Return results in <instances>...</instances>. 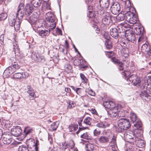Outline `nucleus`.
<instances>
[{"mask_svg":"<svg viewBox=\"0 0 151 151\" xmlns=\"http://www.w3.org/2000/svg\"><path fill=\"white\" fill-rule=\"evenodd\" d=\"M110 143L114 145L116 144V137L114 135L113 136Z\"/></svg>","mask_w":151,"mask_h":151,"instance_id":"50","label":"nucleus"},{"mask_svg":"<svg viewBox=\"0 0 151 151\" xmlns=\"http://www.w3.org/2000/svg\"><path fill=\"white\" fill-rule=\"evenodd\" d=\"M58 124H59L58 122H54L51 125L50 128L52 130H55L58 128Z\"/></svg>","mask_w":151,"mask_h":151,"instance_id":"45","label":"nucleus"},{"mask_svg":"<svg viewBox=\"0 0 151 151\" xmlns=\"http://www.w3.org/2000/svg\"><path fill=\"white\" fill-rule=\"evenodd\" d=\"M28 76V74L25 72L18 73L14 74L13 75L14 78L19 79L27 78Z\"/></svg>","mask_w":151,"mask_h":151,"instance_id":"16","label":"nucleus"},{"mask_svg":"<svg viewBox=\"0 0 151 151\" xmlns=\"http://www.w3.org/2000/svg\"><path fill=\"white\" fill-rule=\"evenodd\" d=\"M7 15L5 13H3L1 14V20H4L6 18Z\"/></svg>","mask_w":151,"mask_h":151,"instance_id":"49","label":"nucleus"},{"mask_svg":"<svg viewBox=\"0 0 151 151\" xmlns=\"http://www.w3.org/2000/svg\"><path fill=\"white\" fill-rule=\"evenodd\" d=\"M130 117L133 123L136 122L137 119H139L137 118L136 114L134 113H131L130 115Z\"/></svg>","mask_w":151,"mask_h":151,"instance_id":"39","label":"nucleus"},{"mask_svg":"<svg viewBox=\"0 0 151 151\" xmlns=\"http://www.w3.org/2000/svg\"><path fill=\"white\" fill-rule=\"evenodd\" d=\"M72 88L73 89L74 91H75L78 94H79L78 93V91L81 88H75L74 86H73L72 87Z\"/></svg>","mask_w":151,"mask_h":151,"instance_id":"56","label":"nucleus"},{"mask_svg":"<svg viewBox=\"0 0 151 151\" xmlns=\"http://www.w3.org/2000/svg\"><path fill=\"white\" fill-rule=\"evenodd\" d=\"M23 4H20L19 6V9L16 14V18L21 20L23 16L28 17L32 13L33 10V7L32 6L28 5L23 9Z\"/></svg>","mask_w":151,"mask_h":151,"instance_id":"1","label":"nucleus"},{"mask_svg":"<svg viewBox=\"0 0 151 151\" xmlns=\"http://www.w3.org/2000/svg\"><path fill=\"white\" fill-rule=\"evenodd\" d=\"M118 110L116 107L108 110V114L109 117L111 118H116L118 116Z\"/></svg>","mask_w":151,"mask_h":151,"instance_id":"14","label":"nucleus"},{"mask_svg":"<svg viewBox=\"0 0 151 151\" xmlns=\"http://www.w3.org/2000/svg\"><path fill=\"white\" fill-rule=\"evenodd\" d=\"M82 121H83V119H80L78 121V124L79 126H80V127H82V124H81V123L82 122Z\"/></svg>","mask_w":151,"mask_h":151,"instance_id":"59","label":"nucleus"},{"mask_svg":"<svg viewBox=\"0 0 151 151\" xmlns=\"http://www.w3.org/2000/svg\"><path fill=\"white\" fill-rule=\"evenodd\" d=\"M42 0H32L31 3L35 8L39 7L41 4Z\"/></svg>","mask_w":151,"mask_h":151,"instance_id":"32","label":"nucleus"},{"mask_svg":"<svg viewBox=\"0 0 151 151\" xmlns=\"http://www.w3.org/2000/svg\"><path fill=\"white\" fill-rule=\"evenodd\" d=\"M117 29L119 31V33H121L122 32L121 31V29L122 30L123 28H127L130 27V25H128L126 22H124L118 24L117 27Z\"/></svg>","mask_w":151,"mask_h":151,"instance_id":"28","label":"nucleus"},{"mask_svg":"<svg viewBox=\"0 0 151 151\" xmlns=\"http://www.w3.org/2000/svg\"><path fill=\"white\" fill-rule=\"evenodd\" d=\"M122 73V75L124 76V78L127 81H128L133 83L134 86H140L141 81L139 78H137L136 75H132L130 76V72L128 71H124Z\"/></svg>","mask_w":151,"mask_h":151,"instance_id":"2","label":"nucleus"},{"mask_svg":"<svg viewBox=\"0 0 151 151\" xmlns=\"http://www.w3.org/2000/svg\"><path fill=\"white\" fill-rule=\"evenodd\" d=\"M26 143L28 148L29 149H32L33 148L32 150L34 151V150L35 151H39L38 150V145H39V141L37 140L35 142V141L33 139H27L26 141Z\"/></svg>","mask_w":151,"mask_h":151,"instance_id":"5","label":"nucleus"},{"mask_svg":"<svg viewBox=\"0 0 151 151\" xmlns=\"http://www.w3.org/2000/svg\"><path fill=\"white\" fill-rule=\"evenodd\" d=\"M134 15V14L131 11H128L125 12L126 20L127 22H129L130 21L132 17Z\"/></svg>","mask_w":151,"mask_h":151,"instance_id":"30","label":"nucleus"},{"mask_svg":"<svg viewBox=\"0 0 151 151\" xmlns=\"http://www.w3.org/2000/svg\"><path fill=\"white\" fill-rule=\"evenodd\" d=\"M97 12L99 13H100V14L102 16V18H111L112 17L111 14L110 13L107 12L105 11L104 10H101L100 9H99V10H98Z\"/></svg>","mask_w":151,"mask_h":151,"instance_id":"26","label":"nucleus"},{"mask_svg":"<svg viewBox=\"0 0 151 151\" xmlns=\"http://www.w3.org/2000/svg\"><path fill=\"white\" fill-rule=\"evenodd\" d=\"M137 134H138L135 133L134 131V133L132 132V133L129 132L125 135V137L128 142L131 143H134L135 142V138Z\"/></svg>","mask_w":151,"mask_h":151,"instance_id":"13","label":"nucleus"},{"mask_svg":"<svg viewBox=\"0 0 151 151\" xmlns=\"http://www.w3.org/2000/svg\"><path fill=\"white\" fill-rule=\"evenodd\" d=\"M50 32L47 30H42L39 31V35L42 37H44L49 35Z\"/></svg>","mask_w":151,"mask_h":151,"instance_id":"34","label":"nucleus"},{"mask_svg":"<svg viewBox=\"0 0 151 151\" xmlns=\"http://www.w3.org/2000/svg\"><path fill=\"white\" fill-rule=\"evenodd\" d=\"M68 144V147L71 149H73L75 146L74 143L73 141L72 140L70 141Z\"/></svg>","mask_w":151,"mask_h":151,"instance_id":"47","label":"nucleus"},{"mask_svg":"<svg viewBox=\"0 0 151 151\" xmlns=\"http://www.w3.org/2000/svg\"><path fill=\"white\" fill-rule=\"evenodd\" d=\"M109 137L108 136L102 135L98 138V141L101 144H107L109 142Z\"/></svg>","mask_w":151,"mask_h":151,"instance_id":"17","label":"nucleus"},{"mask_svg":"<svg viewBox=\"0 0 151 151\" xmlns=\"http://www.w3.org/2000/svg\"><path fill=\"white\" fill-rule=\"evenodd\" d=\"M118 19L121 21H122L124 19L126 20L125 13H122V12L119 14L118 15Z\"/></svg>","mask_w":151,"mask_h":151,"instance_id":"43","label":"nucleus"},{"mask_svg":"<svg viewBox=\"0 0 151 151\" xmlns=\"http://www.w3.org/2000/svg\"><path fill=\"white\" fill-rule=\"evenodd\" d=\"M118 127L116 130L118 132H122L124 130H127L130 127L129 120L125 118H121L117 122Z\"/></svg>","mask_w":151,"mask_h":151,"instance_id":"3","label":"nucleus"},{"mask_svg":"<svg viewBox=\"0 0 151 151\" xmlns=\"http://www.w3.org/2000/svg\"><path fill=\"white\" fill-rule=\"evenodd\" d=\"M134 32L137 35H142L144 32L143 28L138 27L134 28Z\"/></svg>","mask_w":151,"mask_h":151,"instance_id":"29","label":"nucleus"},{"mask_svg":"<svg viewBox=\"0 0 151 151\" xmlns=\"http://www.w3.org/2000/svg\"><path fill=\"white\" fill-rule=\"evenodd\" d=\"M33 131L32 129L30 128L29 127H25L24 128V132L26 135H27L31 132Z\"/></svg>","mask_w":151,"mask_h":151,"instance_id":"46","label":"nucleus"},{"mask_svg":"<svg viewBox=\"0 0 151 151\" xmlns=\"http://www.w3.org/2000/svg\"><path fill=\"white\" fill-rule=\"evenodd\" d=\"M28 147H27L25 145H22L19 146V151H32V150H30L28 149Z\"/></svg>","mask_w":151,"mask_h":151,"instance_id":"42","label":"nucleus"},{"mask_svg":"<svg viewBox=\"0 0 151 151\" xmlns=\"http://www.w3.org/2000/svg\"><path fill=\"white\" fill-rule=\"evenodd\" d=\"M111 60L112 61L114 64H117L119 65V66H122V65H124V63L125 62L126 63L127 62V63H128V61H124V63H123L121 61H120L118 59H116V58L114 57L112 58L111 59Z\"/></svg>","mask_w":151,"mask_h":151,"instance_id":"31","label":"nucleus"},{"mask_svg":"<svg viewBox=\"0 0 151 151\" xmlns=\"http://www.w3.org/2000/svg\"><path fill=\"white\" fill-rule=\"evenodd\" d=\"M143 89L141 91L140 95L141 98H143L145 96V97H147L148 96V94H151V85H146L143 86Z\"/></svg>","mask_w":151,"mask_h":151,"instance_id":"10","label":"nucleus"},{"mask_svg":"<svg viewBox=\"0 0 151 151\" xmlns=\"http://www.w3.org/2000/svg\"><path fill=\"white\" fill-rule=\"evenodd\" d=\"M32 16L28 18V19L27 18V19L28 20V19H29L30 20L29 22L31 23V25L34 29V27L35 28H39L40 26H41V25H40V26L38 25L39 24V22L37 20H35V19L32 20Z\"/></svg>","mask_w":151,"mask_h":151,"instance_id":"19","label":"nucleus"},{"mask_svg":"<svg viewBox=\"0 0 151 151\" xmlns=\"http://www.w3.org/2000/svg\"><path fill=\"white\" fill-rule=\"evenodd\" d=\"M120 45L124 47H125L126 45V42L124 41H123V40L120 42Z\"/></svg>","mask_w":151,"mask_h":151,"instance_id":"60","label":"nucleus"},{"mask_svg":"<svg viewBox=\"0 0 151 151\" xmlns=\"http://www.w3.org/2000/svg\"><path fill=\"white\" fill-rule=\"evenodd\" d=\"M94 149V146L93 144L88 143L85 145L86 151H93Z\"/></svg>","mask_w":151,"mask_h":151,"instance_id":"33","label":"nucleus"},{"mask_svg":"<svg viewBox=\"0 0 151 151\" xmlns=\"http://www.w3.org/2000/svg\"><path fill=\"white\" fill-rule=\"evenodd\" d=\"M56 32L57 33V34L62 35V31L61 30L57 27L56 30Z\"/></svg>","mask_w":151,"mask_h":151,"instance_id":"55","label":"nucleus"},{"mask_svg":"<svg viewBox=\"0 0 151 151\" xmlns=\"http://www.w3.org/2000/svg\"><path fill=\"white\" fill-rule=\"evenodd\" d=\"M106 47L108 49L111 48L112 47V45L109 43V42H107V43H106Z\"/></svg>","mask_w":151,"mask_h":151,"instance_id":"57","label":"nucleus"},{"mask_svg":"<svg viewBox=\"0 0 151 151\" xmlns=\"http://www.w3.org/2000/svg\"><path fill=\"white\" fill-rule=\"evenodd\" d=\"M21 20L14 18L12 17L9 19V23L10 25L12 26H14L15 30H18L20 27V24Z\"/></svg>","mask_w":151,"mask_h":151,"instance_id":"8","label":"nucleus"},{"mask_svg":"<svg viewBox=\"0 0 151 151\" xmlns=\"http://www.w3.org/2000/svg\"><path fill=\"white\" fill-rule=\"evenodd\" d=\"M93 134L95 136H97L99 135L101 133V131L97 129H95L93 132Z\"/></svg>","mask_w":151,"mask_h":151,"instance_id":"53","label":"nucleus"},{"mask_svg":"<svg viewBox=\"0 0 151 151\" xmlns=\"http://www.w3.org/2000/svg\"><path fill=\"white\" fill-rule=\"evenodd\" d=\"M102 21L104 24L107 25H109L111 21V18H102Z\"/></svg>","mask_w":151,"mask_h":151,"instance_id":"36","label":"nucleus"},{"mask_svg":"<svg viewBox=\"0 0 151 151\" xmlns=\"http://www.w3.org/2000/svg\"><path fill=\"white\" fill-rule=\"evenodd\" d=\"M2 135L1 137V146L2 145V144L5 145H8L10 144L12 141V136L10 133L7 132H4L1 131Z\"/></svg>","mask_w":151,"mask_h":151,"instance_id":"4","label":"nucleus"},{"mask_svg":"<svg viewBox=\"0 0 151 151\" xmlns=\"http://www.w3.org/2000/svg\"><path fill=\"white\" fill-rule=\"evenodd\" d=\"M65 91L68 93H70L71 91L70 89L69 88H65Z\"/></svg>","mask_w":151,"mask_h":151,"instance_id":"64","label":"nucleus"},{"mask_svg":"<svg viewBox=\"0 0 151 151\" xmlns=\"http://www.w3.org/2000/svg\"><path fill=\"white\" fill-rule=\"evenodd\" d=\"M103 105L105 108L108 109L109 110L112 109L115 107V104L112 101H106L103 103Z\"/></svg>","mask_w":151,"mask_h":151,"instance_id":"20","label":"nucleus"},{"mask_svg":"<svg viewBox=\"0 0 151 151\" xmlns=\"http://www.w3.org/2000/svg\"><path fill=\"white\" fill-rule=\"evenodd\" d=\"M109 0H101L100 7L103 10H105L108 9L109 5Z\"/></svg>","mask_w":151,"mask_h":151,"instance_id":"18","label":"nucleus"},{"mask_svg":"<svg viewBox=\"0 0 151 151\" xmlns=\"http://www.w3.org/2000/svg\"><path fill=\"white\" fill-rule=\"evenodd\" d=\"M119 31L117 28H112L110 30L111 35L114 38H116L118 36Z\"/></svg>","mask_w":151,"mask_h":151,"instance_id":"22","label":"nucleus"},{"mask_svg":"<svg viewBox=\"0 0 151 151\" xmlns=\"http://www.w3.org/2000/svg\"><path fill=\"white\" fill-rule=\"evenodd\" d=\"M31 58L33 60L37 62H43L45 61L44 56L37 51L33 52Z\"/></svg>","mask_w":151,"mask_h":151,"instance_id":"6","label":"nucleus"},{"mask_svg":"<svg viewBox=\"0 0 151 151\" xmlns=\"http://www.w3.org/2000/svg\"><path fill=\"white\" fill-rule=\"evenodd\" d=\"M78 126L77 124H73L69 127V129L70 132L74 131L77 130Z\"/></svg>","mask_w":151,"mask_h":151,"instance_id":"38","label":"nucleus"},{"mask_svg":"<svg viewBox=\"0 0 151 151\" xmlns=\"http://www.w3.org/2000/svg\"><path fill=\"white\" fill-rule=\"evenodd\" d=\"M86 129V127H79V129L76 132V134H79L81 138L86 139H91L92 137L88 134V133L85 132V130Z\"/></svg>","mask_w":151,"mask_h":151,"instance_id":"7","label":"nucleus"},{"mask_svg":"<svg viewBox=\"0 0 151 151\" xmlns=\"http://www.w3.org/2000/svg\"><path fill=\"white\" fill-rule=\"evenodd\" d=\"M22 132L21 128L19 126L14 127L11 130V134L16 137L20 136Z\"/></svg>","mask_w":151,"mask_h":151,"instance_id":"15","label":"nucleus"},{"mask_svg":"<svg viewBox=\"0 0 151 151\" xmlns=\"http://www.w3.org/2000/svg\"><path fill=\"white\" fill-rule=\"evenodd\" d=\"M50 23V27H52V28H51L50 29V31L51 30H52L54 29L55 28L56 25V23L54 21Z\"/></svg>","mask_w":151,"mask_h":151,"instance_id":"51","label":"nucleus"},{"mask_svg":"<svg viewBox=\"0 0 151 151\" xmlns=\"http://www.w3.org/2000/svg\"><path fill=\"white\" fill-rule=\"evenodd\" d=\"M74 106V104H73V103L72 101H69V105L68 106V108H71L73 107Z\"/></svg>","mask_w":151,"mask_h":151,"instance_id":"58","label":"nucleus"},{"mask_svg":"<svg viewBox=\"0 0 151 151\" xmlns=\"http://www.w3.org/2000/svg\"><path fill=\"white\" fill-rule=\"evenodd\" d=\"M68 147V144L66 143L65 146H63V147H62V149L63 150H66V148H69Z\"/></svg>","mask_w":151,"mask_h":151,"instance_id":"61","label":"nucleus"},{"mask_svg":"<svg viewBox=\"0 0 151 151\" xmlns=\"http://www.w3.org/2000/svg\"><path fill=\"white\" fill-rule=\"evenodd\" d=\"M110 10L111 13L114 14H117L120 10L121 7L119 3L117 2L111 3Z\"/></svg>","mask_w":151,"mask_h":151,"instance_id":"9","label":"nucleus"},{"mask_svg":"<svg viewBox=\"0 0 151 151\" xmlns=\"http://www.w3.org/2000/svg\"><path fill=\"white\" fill-rule=\"evenodd\" d=\"M80 76L82 80L85 83H86L87 82L88 80L85 76L82 73H80Z\"/></svg>","mask_w":151,"mask_h":151,"instance_id":"48","label":"nucleus"},{"mask_svg":"<svg viewBox=\"0 0 151 151\" xmlns=\"http://www.w3.org/2000/svg\"><path fill=\"white\" fill-rule=\"evenodd\" d=\"M64 70L68 73L71 72L72 67H64Z\"/></svg>","mask_w":151,"mask_h":151,"instance_id":"54","label":"nucleus"},{"mask_svg":"<svg viewBox=\"0 0 151 151\" xmlns=\"http://www.w3.org/2000/svg\"><path fill=\"white\" fill-rule=\"evenodd\" d=\"M134 123V126L137 128V129L135 130V133L139 134L141 136V134L143 132L142 128V124L141 121L139 119H137L135 122Z\"/></svg>","mask_w":151,"mask_h":151,"instance_id":"12","label":"nucleus"},{"mask_svg":"<svg viewBox=\"0 0 151 151\" xmlns=\"http://www.w3.org/2000/svg\"><path fill=\"white\" fill-rule=\"evenodd\" d=\"M27 92L29 94V96L32 98V99H34L35 98V93L33 89L29 86H27Z\"/></svg>","mask_w":151,"mask_h":151,"instance_id":"23","label":"nucleus"},{"mask_svg":"<svg viewBox=\"0 0 151 151\" xmlns=\"http://www.w3.org/2000/svg\"><path fill=\"white\" fill-rule=\"evenodd\" d=\"M14 51L16 56H17L20 58H22L24 57L23 55H22L19 52L18 46L17 45H14Z\"/></svg>","mask_w":151,"mask_h":151,"instance_id":"27","label":"nucleus"},{"mask_svg":"<svg viewBox=\"0 0 151 151\" xmlns=\"http://www.w3.org/2000/svg\"><path fill=\"white\" fill-rule=\"evenodd\" d=\"M12 124L9 123L8 121L3 120L2 121L1 125V127L4 129H8L12 126Z\"/></svg>","mask_w":151,"mask_h":151,"instance_id":"24","label":"nucleus"},{"mask_svg":"<svg viewBox=\"0 0 151 151\" xmlns=\"http://www.w3.org/2000/svg\"><path fill=\"white\" fill-rule=\"evenodd\" d=\"M142 134H141V136L138 134H137L135 137V144L139 147L142 148L145 145V142L142 139Z\"/></svg>","mask_w":151,"mask_h":151,"instance_id":"11","label":"nucleus"},{"mask_svg":"<svg viewBox=\"0 0 151 151\" xmlns=\"http://www.w3.org/2000/svg\"><path fill=\"white\" fill-rule=\"evenodd\" d=\"M139 150L134 144H132L127 149L126 151H138Z\"/></svg>","mask_w":151,"mask_h":151,"instance_id":"35","label":"nucleus"},{"mask_svg":"<svg viewBox=\"0 0 151 151\" xmlns=\"http://www.w3.org/2000/svg\"><path fill=\"white\" fill-rule=\"evenodd\" d=\"M92 121V119L90 117H88L84 119L83 123L86 124L90 125L91 124Z\"/></svg>","mask_w":151,"mask_h":151,"instance_id":"41","label":"nucleus"},{"mask_svg":"<svg viewBox=\"0 0 151 151\" xmlns=\"http://www.w3.org/2000/svg\"><path fill=\"white\" fill-rule=\"evenodd\" d=\"M73 47H74V49L75 50V51L76 52H78V54H79V55H81L80 53L78 51V50L76 48V46H75V45H73Z\"/></svg>","mask_w":151,"mask_h":151,"instance_id":"62","label":"nucleus"},{"mask_svg":"<svg viewBox=\"0 0 151 151\" xmlns=\"http://www.w3.org/2000/svg\"><path fill=\"white\" fill-rule=\"evenodd\" d=\"M137 21V17L136 15L134 14V15L132 17L131 19H130V21L128 22L130 24H136Z\"/></svg>","mask_w":151,"mask_h":151,"instance_id":"40","label":"nucleus"},{"mask_svg":"<svg viewBox=\"0 0 151 151\" xmlns=\"http://www.w3.org/2000/svg\"><path fill=\"white\" fill-rule=\"evenodd\" d=\"M97 127L99 128H106L107 126V124L106 123L100 122L96 124Z\"/></svg>","mask_w":151,"mask_h":151,"instance_id":"44","label":"nucleus"},{"mask_svg":"<svg viewBox=\"0 0 151 151\" xmlns=\"http://www.w3.org/2000/svg\"><path fill=\"white\" fill-rule=\"evenodd\" d=\"M49 14V13L47 14V17L46 18V20L49 22H51L55 21V17L52 14H51V15L48 16V15Z\"/></svg>","mask_w":151,"mask_h":151,"instance_id":"37","label":"nucleus"},{"mask_svg":"<svg viewBox=\"0 0 151 151\" xmlns=\"http://www.w3.org/2000/svg\"><path fill=\"white\" fill-rule=\"evenodd\" d=\"M110 147L112 151H118V148L116 144L111 145Z\"/></svg>","mask_w":151,"mask_h":151,"instance_id":"52","label":"nucleus"},{"mask_svg":"<svg viewBox=\"0 0 151 151\" xmlns=\"http://www.w3.org/2000/svg\"><path fill=\"white\" fill-rule=\"evenodd\" d=\"M86 2L88 4H90L92 2L93 0H85Z\"/></svg>","mask_w":151,"mask_h":151,"instance_id":"63","label":"nucleus"},{"mask_svg":"<svg viewBox=\"0 0 151 151\" xmlns=\"http://www.w3.org/2000/svg\"><path fill=\"white\" fill-rule=\"evenodd\" d=\"M125 36L127 40L131 42H134L135 40V35L133 34L126 33Z\"/></svg>","mask_w":151,"mask_h":151,"instance_id":"25","label":"nucleus"},{"mask_svg":"<svg viewBox=\"0 0 151 151\" xmlns=\"http://www.w3.org/2000/svg\"><path fill=\"white\" fill-rule=\"evenodd\" d=\"M19 68L18 67H8L5 70L4 72L7 73L8 75L12 74L16 69Z\"/></svg>","mask_w":151,"mask_h":151,"instance_id":"21","label":"nucleus"}]
</instances>
